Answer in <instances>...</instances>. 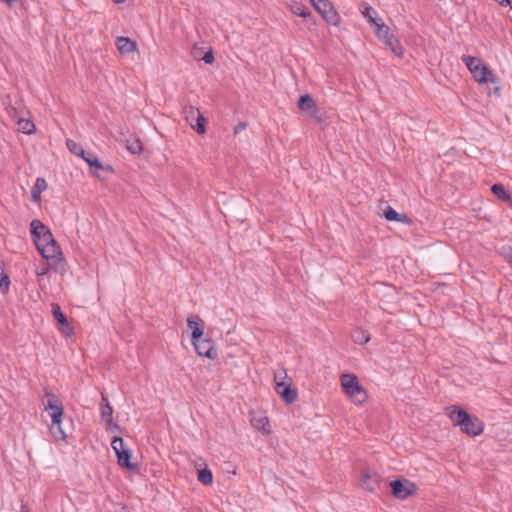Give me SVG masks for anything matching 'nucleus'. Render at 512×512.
<instances>
[{"instance_id": "nucleus-1", "label": "nucleus", "mask_w": 512, "mask_h": 512, "mask_svg": "<svg viewBox=\"0 0 512 512\" xmlns=\"http://www.w3.org/2000/svg\"><path fill=\"white\" fill-rule=\"evenodd\" d=\"M446 412L452 422L459 426L462 432L470 436H477L483 432V422L477 417H471L466 410L456 405H451L446 408Z\"/></svg>"}, {"instance_id": "nucleus-2", "label": "nucleus", "mask_w": 512, "mask_h": 512, "mask_svg": "<svg viewBox=\"0 0 512 512\" xmlns=\"http://www.w3.org/2000/svg\"><path fill=\"white\" fill-rule=\"evenodd\" d=\"M45 398H46V402L43 401L45 410L52 411V413H51L52 435L56 440H65L67 436L61 426L62 417L64 415V409H63L62 402L59 400V398L55 394H53L51 392H46Z\"/></svg>"}, {"instance_id": "nucleus-3", "label": "nucleus", "mask_w": 512, "mask_h": 512, "mask_svg": "<svg viewBox=\"0 0 512 512\" xmlns=\"http://www.w3.org/2000/svg\"><path fill=\"white\" fill-rule=\"evenodd\" d=\"M341 385L347 395L354 399L359 404L367 399L366 391L359 384L358 378L355 375L343 374L341 376Z\"/></svg>"}, {"instance_id": "nucleus-4", "label": "nucleus", "mask_w": 512, "mask_h": 512, "mask_svg": "<svg viewBox=\"0 0 512 512\" xmlns=\"http://www.w3.org/2000/svg\"><path fill=\"white\" fill-rule=\"evenodd\" d=\"M375 34L395 56H402L403 47L399 39L394 34L390 33V28L386 24H377Z\"/></svg>"}, {"instance_id": "nucleus-5", "label": "nucleus", "mask_w": 512, "mask_h": 512, "mask_svg": "<svg viewBox=\"0 0 512 512\" xmlns=\"http://www.w3.org/2000/svg\"><path fill=\"white\" fill-rule=\"evenodd\" d=\"M111 446L117 456L118 464L128 470H134L136 466L131 462L132 452L125 444L123 438L114 437Z\"/></svg>"}, {"instance_id": "nucleus-6", "label": "nucleus", "mask_w": 512, "mask_h": 512, "mask_svg": "<svg viewBox=\"0 0 512 512\" xmlns=\"http://www.w3.org/2000/svg\"><path fill=\"white\" fill-rule=\"evenodd\" d=\"M37 249L41 253L42 257L48 261L61 260L60 256H62V252L52 233L46 234L41 245L37 246Z\"/></svg>"}, {"instance_id": "nucleus-7", "label": "nucleus", "mask_w": 512, "mask_h": 512, "mask_svg": "<svg viewBox=\"0 0 512 512\" xmlns=\"http://www.w3.org/2000/svg\"><path fill=\"white\" fill-rule=\"evenodd\" d=\"M391 493L397 499H407L417 492L415 483L408 479H395L390 482Z\"/></svg>"}, {"instance_id": "nucleus-8", "label": "nucleus", "mask_w": 512, "mask_h": 512, "mask_svg": "<svg viewBox=\"0 0 512 512\" xmlns=\"http://www.w3.org/2000/svg\"><path fill=\"white\" fill-rule=\"evenodd\" d=\"M183 113L189 125L198 134H204L206 132V118L202 115L198 108L194 106H187L184 108Z\"/></svg>"}, {"instance_id": "nucleus-9", "label": "nucleus", "mask_w": 512, "mask_h": 512, "mask_svg": "<svg viewBox=\"0 0 512 512\" xmlns=\"http://www.w3.org/2000/svg\"><path fill=\"white\" fill-rule=\"evenodd\" d=\"M312 5L329 24H338L339 15L329 0H316Z\"/></svg>"}, {"instance_id": "nucleus-10", "label": "nucleus", "mask_w": 512, "mask_h": 512, "mask_svg": "<svg viewBox=\"0 0 512 512\" xmlns=\"http://www.w3.org/2000/svg\"><path fill=\"white\" fill-rule=\"evenodd\" d=\"M196 353L201 357H207L208 359H215L218 355L217 350L214 346V341L210 338H198L197 341H191Z\"/></svg>"}, {"instance_id": "nucleus-11", "label": "nucleus", "mask_w": 512, "mask_h": 512, "mask_svg": "<svg viewBox=\"0 0 512 512\" xmlns=\"http://www.w3.org/2000/svg\"><path fill=\"white\" fill-rule=\"evenodd\" d=\"M298 108L301 112L306 113L309 117L315 119L316 122L320 123L323 121L322 117L318 115V108L315 100L309 94L300 96L298 100Z\"/></svg>"}, {"instance_id": "nucleus-12", "label": "nucleus", "mask_w": 512, "mask_h": 512, "mask_svg": "<svg viewBox=\"0 0 512 512\" xmlns=\"http://www.w3.org/2000/svg\"><path fill=\"white\" fill-rule=\"evenodd\" d=\"M275 391L281 396L282 400L287 405H291L297 400V389L293 388L291 383H286L285 381L281 380V382H277Z\"/></svg>"}, {"instance_id": "nucleus-13", "label": "nucleus", "mask_w": 512, "mask_h": 512, "mask_svg": "<svg viewBox=\"0 0 512 512\" xmlns=\"http://www.w3.org/2000/svg\"><path fill=\"white\" fill-rule=\"evenodd\" d=\"M380 476L378 473L365 468L361 474V486L368 492H373L379 485Z\"/></svg>"}, {"instance_id": "nucleus-14", "label": "nucleus", "mask_w": 512, "mask_h": 512, "mask_svg": "<svg viewBox=\"0 0 512 512\" xmlns=\"http://www.w3.org/2000/svg\"><path fill=\"white\" fill-rule=\"evenodd\" d=\"M30 228L31 235L33 237V241L36 247L41 245L46 234L52 233L50 229L38 219H34L31 221Z\"/></svg>"}, {"instance_id": "nucleus-15", "label": "nucleus", "mask_w": 512, "mask_h": 512, "mask_svg": "<svg viewBox=\"0 0 512 512\" xmlns=\"http://www.w3.org/2000/svg\"><path fill=\"white\" fill-rule=\"evenodd\" d=\"M187 326L192 330L191 341L201 338L204 335V321L198 315L187 317Z\"/></svg>"}, {"instance_id": "nucleus-16", "label": "nucleus", "mask_w": 512, "mask_h": 512, "mask_svg": "<svg viewBox=\"0 0 512 512\" xmlns=\"http://www.w3.org/2000/svg\"><path fill=\"white\" fill-rule=\"evenodd\" d=\"M474 79L479 83H495L496 76L484 63L480 67H477L472 73Z\"/></svg>"}, {"instance_id": "nucleus-17", "label": "nucleus", "mask_w": 512, "mask_h": 512, "mask_svg": "<svg viewBox=\"0 0 512 512\" xmlns=\"http://www.w3.org/2000/svg\"><path fill=\"white\" fill-rule=\"evenodd\" d=\"M90 168H95L97 170H105L108 172H112V168L109 165H104L99 158L92 152H86L84 157H82Z\"/></svg>"}, {"instance_id": "nucleus-18", "label": "nucleus", "mask_w": 512, "mask_h": 512, "mask_svg": "<svg viewBox=\"0 0 512 512\" xmlns=\"http://www.w3.org/2000/svg\"><path fill=\"white\" fill-rule=\"evenodd\" d=\"M117 49L121 54H128L136 50V42L128 37L120 36L116 40Z\"/></svg>"}, {"instance_id": "nucleus-19", "label": "nucleus", "mask_w": 512, "mask_h": 512, "mask_svg": "<svg viewBox=\"0 0 512 512\" xmlns=\"http://www.w3.org/2000/svg\"><path fill=\"white\" fill-rule=\"evenodd\" d=\"M384 216L387 221H396V222H402V223H406V224H410V222H411L406 214L398 213L395 209H393L390 206H388L384 210Z\"/></svg>"}, {"instance_id": "nucleus-20", "label": "nucleus", "mask_w": 512, "mask_h": 512, "mask_svg": "<svg viewBox=\"0 0 512 512\" xmlns=\"http://www.w3.org/2000/svg\"><path fill=\"white\" fill-rule=\"evenodd\" d=\"M361 13L363 14L364 18L367 19L368 23L377 28V24H380L376 18L374 17L376 15V11L369 6L367 3H362L360 6Z\"/></svg>"}, {"instance_id": "nucleus-21", "label": "nucleus", "mask_w": 512, "mask_h": 512, "mask_svg": "<svg viewBox=\"0 0 512 512\" xmlns=\"http://www.w3.org/2000/svg\"><path fill=\"white\" fill-rule=\"evenodd\" d=\"M52 313L56 321L63 327H67L71 329L70 324L66 315L62 312L60 305L53 303L52 304Z\"/></svg>"}, {"instance_id": "nucleus-22", "label": "nucleus", "mask_w": 512, "mask_h": 512, "mask_svg": "<svg viewBox=\"0 0 512 512\" xmlns=\"http://www.w3.org/2000/svg\"><path fill=\"white\" fill-rule=\"evenodd\" d=\"M252 426L264 433H270L269 429V419L266 416H260V417H253L251 419Z\"/></svg>"}, {"instance_id": "nucleus-23", "label": "nucleus", "mask_w": 512, "mask_h": 512, "mask_svg": "<svg viewBox=\"0 0 512 512\" xmlns=\"http://www.w3.org/2000/svg\"><path fill=\"white\" fill-rule=\"evenodd\" d=\"M197 479L204 485H211L213 482V474L211 470L205 466L203 469H197Z\"/></svg>"}, {"instance_id": "nucleus-24", "label": "nucleus", "mask_w": 512, "mask_h": 512, "mask_svg": "<svg viewBox=\"0 0 512 512\" xmlns=\"http://www.w3.org/2000/svg\"><path fill=\"white\" fill-rule=\"evenodd\" d=\"M100 416L102 421L113 424V408L110 404H100Z\"/></svg>"}, {"instance_id": "nucleus-25", "label": "nucleus", "mask_w": 512, "mask_h": 512, "mask_svg": "<svg viewBox=\"0 0 512 512\" xmlns=\"http://www.w3.org/2000/svg\"><path fill=\"white\" fill-rule=\"evenodd\" d=\"M291 12L297 16L307 19L311 16L310 10L301 3L294 2L290 6Z\"/></svg>"}, {"instance_id": "nucleus-26", "label": "nucleus", "mask_w": 512, "mask_h": 512, "mask_svg": "<svg viewBox=\"0 0 512 512\" xmlns=\"http://www.w3.org/2000/svg\"><path fill=\"white\" fill-rule=\"evenodd\" d=\"M351 336L352 340L358 344H366L370 340V334L363 329H356Z\"/></svg>"}, {"instance_id": "nucleus-27", "label": "nucleus", "mask_w": 512, "mask_h": 512, "mask_svg": "<svg viewBox=\"0 0 512 512\" xmlns=\"http://www.w3.org/2000/svg\"><path fill=\"white\" fill-rule=\"evenodd\" d=\"M461 59L466 64L467 68L469 69V71L471 73H473V71L477 67H480L481 64L483 63L481 61V59H479L477 57L470 56V55H463Z\"/></svg>"}, {"instance_id": "nucleus-28", "label": "nucleus", "mask_w": 512, "mask_h": 512, "mask_svg": "<svg viewBox=\"0 0 512 512\" xmlns=\"http://www.w3.org/2000/svg\"><path fill=\"white\" fill-rule=\"evenodd\" d=\"M492 193L501 200H510V194L506 191L505 187L502 184H493L491 187Z\"/></svg>"}, {"instance_id": "nucleus-29", "label": "nucleus", "mask_w": 512, "mask_h": 512, "mask_svg": "<svg viewBox=\"0 0 512 512\" xmlns=\"http://www.w3.org/2000/svg\"><path fill=\"white\" fill-rule=\"evenodd\" d=\"M18 130L25 134H31L35 130V125L28 119H19L17 121Z\"/></svg>"}, {"instance_id": "nucleus-30", "label": "nucleus", "mask_w": 512, "mask_h": 512, "mask_svg": "<svg viewBox=\"0 0 512 512\" xmlns=\"http://www.w3.org/2000/svg\"><path fill=\"white\" fill-rule=\"evenodd\" d=\"M66 145L71 153H73L74 155L80 156V157H84L85 150L83 149V147L80 144L76 143L75 141H73L71 139H67Z\"/></svg>"}, {"instance_id": "nucleus-31", "label": "nucleus", "mask_w": 512, "mask_h": 512, "mask_svg": "<svg viewBox=\"0 0 512 512\" xmlns=\"http://www.w3.org/2000/svg\"><path fill=\"white\" fill-rule=\"evenodd\" d=\"M126 147L132 154H140L143 149L142 142L138 138L131 142L128 141Z\"/></svg>"}, {"instance_id": "nucleus-32", "label": "nucleus", "mask_w": 512, "mask_h": 512, "mask_svg": "<svg viewBox=\"0 0 512 512\" xmlns=\"http://www.w3.org/2000/svg\"><path fill=\"white\" fill-rule=\"evenodd\" d=\"M32 189L35 190L36 192L42 193L43 191H45L47 189L46 180L44 178L38 177L36 179V182L33 185Z\"/></svg>"}, {"instance_id": "nucleus-33", "label": "nucleus", "mask_w": 512, "mask_h": 512, "mask_svg": "<svg viewBox=\"0 0 512 512\" xmlns=\"http://www.w3.org/2000/svg\"><path fill=\"white\" fill-rule=\"evenodd\" d=\"M502 255H503V257L505 258V260H506L510 265H512V247L504 248V250H503V252H502Z\"/></svg>"}, {"instance_id": "nucleus-34", "label": "nucleus", "mask_w": 512, "mask_h": 512, "mask_svg": "<svg viewBox=\"0 0 512 512\" xmlns=\"http://www.w3.org/2000/svg\"><path fill=\"white\" fill-rule=\"evenodd\" d=\"M202 60L206 63V64H212L214 62V54H213V51L212 50H209L208 52H206L204 54V56L202 57Z\"/></svg>"}, {"instance_id": "nucleus-35", "label": "nucleus", "mask_w": 512, "mask_h": 512, "mask_svg": "<svg viewBox=\"0 0 512 512\" xmlns=\"http://www.w3.org/2000/svg\"><path fill=\"white\" fill-rule=\"evenodd\" d=\"M286 378H287V373L285 370L275 373V375H274L275 386L277 385V382H281V380L285 381Z\"/></svg>"}, {"instance_id": "nucleus-36", "label": "nucleus", "mask_w": 512, "mask_h": 512, "mask_svg": "<svg viewBox=\"0 0 512 512\" xmlns=\"http://www.w3.org/2000/svg\"><path fill=\"white\" fill-rule=\"evenodd\" d=\"M247 127V123L246 122H239L235 127H234V134L237 135L239 134L241 131H243L244 129H246Z\"/></svg>"}, {"instance_id": "nucleus-37", "label": "nucleus", "mask_w": 512, "mask_h": 512, "mask_svg": "<svg viewBox=\"0 0 512 512\" xmlns=\"http://www.w3.org/2000/svg\"><path fill=\"white\" fill-rule=\"evenodd\" d=\"M31 200L35 203H38L40 202L41 200V193L40 192H36L35 190H33L31 188Z\"/></svg>"}, {"instance_id": "nucleus-38", "label": "nucleus", "mask_w": 512, "mask_h": 512, "mask_svg": "<svg viewBox=\"0 0 512 512\" xmlns=\"http://www.w3.org/2000/svg\"><path fill=\"white\" fill-rule=\"evenodd\" d=\"M19 0H0L1 3L6 4L8 7H13V5Z\"/></svg>"}, {"instance_id": "nucleus-39", "label": "nucleus", "mask_w": 512, "mask_h": 512, "mask_svg": "<svg viewBox=\"0 0 512 512\" xmlns=\"http://www.w3.org/2000/svg\"><path fill=\"white\" fill-rule=\"evenodd\" d=\"M495 1L498 2L502 6H508L512 2V0H495Z\"/></svg>"}, {"instance_id": "nucleus-40", "label": "nucleus", "mask_w": 512, "mask_h": 512, "mask_svg": "<svg viewBox=\"0 0 512 512\" xmlns=\"http://www.w3.org/2000/svg\"><path fill=\"white\" fill-rule=\"evenodd\" d=\"M116 512H130L127 506H121Z\"/></svg>"}, {"instance_id": "nucleus-41", "label": "nucleus", "mask_w": 512, "mask_h": 512, "mask_svg": "<svg viewBox=\"0 0 512 512\" xmlns=\"http://www.w3.org/2000/svg\"><path fill=\"white\" fill-rule=\"evenodd\" d=\"M101 404H110L107 396H105L104 394H102Z\"/></svg>"}, {"instance_id": "nucleus-42", "label": "nucleus", "mask_w": 512, "mask_h": 512, "mask_svg": "<svg viewBox=\"0 0 512 512\" xmlns=\"http://www.w3.org/2000/svg\"><path fill=\"white\" fill-rule=\"evenodd\" d=\"M494 93H495L496 95H498V96L500 95V87H499V86H495V87H494Z\"/></svg>"}, {"instance_id": "nucleus-43", "label": "nucleus", "mask_w": 512, "mask_h": 512, "mask_svg": "<svg viewBox=\"0 0 512 512\" xmlns=\"http://www.w3.org/2000/svg\"><path fill=\"white\" fill-rule=\"evenodd\" d=\"M46 273V270H40V272H37L38 275H44Z\"/></svg>"}, {"instance_id": "nucleus-44", "label": "nucleus", "mask_w": 512, "mask_h": 512, "mask_svg": "<svg viewBox=\"0 0 512 512\" xmlns=\"http://www.w3.org/2000/svg\"><path fill=\"white\" fill-rule=\"evenodd\" d=\"M115 3H123L125 0H113Z\"/></svg>"}, {"instance_id": "nucleus-45", "label": "nucleus", "mask_w": 512, "mask_h": 512, "mask_svg": "<svg viewBox=\"0 0 512 512\" xmlns=\"http://www.w3.org/2000/svg\"><path fill=\"white\" fill-rule=\"evenodd\" d=\"M316 0H310V2L313 4Z\"/></svg>"}]
</instances>
